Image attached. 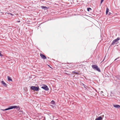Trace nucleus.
I'll return each mask as SVG.
<instances>
[{
    "label": "nucleus",
    "mask_w": 120,
    "mask_h": 120,
    "mask_svg": "<svg viewBox=\"0 0 120 120\" xmlns=\"http://www.w3.org/2000/svg\"><path fill=\"white\" fill-rule=\"evenodd\" d=\"M102 118L101 116H99L95 119V120H102Z\"/></svg>",
    "instance_id": "obj_10"
},
{
    "label": "nucleus",
    "mask_w": 120,
    "mask_h": 120,
    "mask_svg": "<svg viewBox=\"0 0 120 120\" xmlns=\"http://www.w3.org/2000/svg\"><path fill=\"white\" fill-rule=\"evenodd\" d=\"M1 83L5 87H6L7 86V85L6 83L3 81H1Z\"/></svg>",
    "instance_id": "obj_8"
},
{
    "label": "nucleus",
    "mask_w": 120,
    "mask_h": 120,
    "mask_svg": "<svg viewBox=\"0 0 120 120\" xmlns=\"http://www.w3.org/2000/svg\"><path fill=\"white\" fill-rule=\"evenodd\" d=\"M0 56L2 57L3 56V55H2L1 53V52L0 51Z\"/></svg>",
    "instance_id": "obj_16"
},
{
    "label": "nucleus",
    "mask_w": 120,
    "mask_h": 120,
    "mask_svg": "<svg viewBox=\"0 0 120 120\" xmlns=\"http://www.w3.org/2000/svg\"><path fill=\"white\" fill-rule=\"evenodd\" d=\"M120 40V38L118 37L116 39L112 41L111 45H114L116 43V42H118V40Z\"/></svg>",
    "instance_id": "obj_4"
},
{
    "label": "nucleus",
    "mask_w": 120,
    "mask_h": 120,
    "mask_svg": "<svg viewBox=\"0 0 120 120\" xmlns=\"http://www.w3.org/2000/svg\"><path fill=\"white\" fill-rule=\"evenodd\" d=\"M109 10L108 8H106V15H107L108 14V13L109 12Z\"/></svg>",
    "instance_id": "obj_13"
},
{
    "label": "nucleus",
    "mask_w": 120,
    "mask_h": 120,
    "mask_svg": "<svg viewBox=\"0 0 120 120\" xmlns=\"http://www.w3.org/2000/svg\"><path fill=\"white\" fill-rule=\"evenodd\" d=\"M41 88L46 91H48L49 90L48 86L45 84L43 85L42 86H41Z\"/></svg>",
    "instance_id": "obj_5"
},
{
    "label": "nucleus",
    "mask_w": 120,
    "mask_h": 120,
    "mask_svg": "<svg viewBox=\"0 0 120 120\" xmlns=\"http://www.w3.org/2000/svg\"><path fill=\"white\" fill-rule=\"evenodd\" d=\"M110 14H111V13H110V12H109V15H110Z\"/></svg>",
    "instance_id": "obj_25"
},
{
    "label": "nucleus",
    "mask_w": 120,
    "mask_h": 120,
    "mask_svg": "<svg viewBox=\"0 0 120 120\" xmlns=\"http://www.w3.org/2000/svg\"><path fill=\"white\" fill-rule=\"evenodd\" d=\"M16 108V109L19 110L20 109V108L19 106H17L16 105H14L9 107L8 108H6L5 109V110L6 111L12 109H13Z\"/></svg>",
    "instance_id": "obj_1"
},
{
    "label": "nucleus",
    "mask_w": 120,
    "mask_h": 120,
    "mask_svg": "<svg viewBox=\"0 0 120 120\" xmlns=\"http://www.w3.org/2000/svg\"><path fill=\"white\" fill-rule=\"evenodd\" d=\"M8 80L9 81H12V79L9 76H8Z\"/></svg>",
    "instance_id": "obj_12"
},
{
    "label": "nucleus",
    "mask_w": 120,
    "mask_h": 120,
    "mask_svg": "<svg viewBox=\"0 0 120 120\" xmlns=\"http://www.w3.org/2000/svg\"><path fill=\"white\" fill-rule=\"evenodd\" d=\"M8 14L10 15H12V16H13L14 15L13 14L11 13H9Z\"/></svg>",
    "instance_id": "obj_19"
},
{
    "label": "nucleus",
    "mask_w": 120,
    "mask_h": 120,
    "mask_svg": "<svg viewBox=\"0 0 120 120\" xmlns=\"http://www.w3.org/2000/svg\"><path fill=\"white\" fill-rule=\"evenodd\" d=\"M17 22H20V21L19 20V21H17Z\"/></svg>",
    "instance_id": "obj_24"
},
{
    "label": "nucleus",
    "mask_w": 120,
    "mask_h": 120,
    "mask_svg": "<svg viewBox=\"0 0 120 120\" xmlns=\"http://www.w3.org/2000/svg\"><path fill=\"white\" fill-rule=\"evenodd\" d=\"M103 92L102 91H101L100 92L101 94H102V93H103Z\"/></svg>",
    "instance_id": "obj_22"
},
{
    "label": "nucleus",
    "mask_w": 120,
    "mask_h": 120,
    "mask_svg": "<svg viewBox=\"0 0 120 120\" xmlns=\"http://www.w3.org/2000/svg\"><path fill=\"white\" fill-rule=\"evenodd\" d=\"M56 120H57V119H56Z\"/></svg>",
    "instance_id": "obj_27"
},
{
    "label": "nucleus",
    "mask_w": 120,
    "mask_h": 120,
    "mask_svg": "<svg viewBox=\"0 0 120 120\" xmlns=\"http://www.w3.org/2000/svg\"><path fill=\"white\" fill-rule=\"evenodd\" d=\"M30 89L33 90L38 91L39 90V88L38 86H32L31 87Z\"/></svg>",
    "instance_id": "obj_3"
},
{
    "label": "nucleus",
    "mask_w": 120,
    "mask_h": 120,
    "mask_svg": "<svg viewBox=\"0 0 120 120\" xmlns=\"http://www.w3.org/2000/svg\"><path fill=\"white\" fill-rule=\"evenodd\" d=\"M92 68L94 70H96L98 72H101V71L98 66L96 65H92Z\"/></svg>",
    "instance_id": "obj_2"
},
{
    "label": "nucleus",
    "mask_w": 120,
    "mask_h": 120,
    "mask_svg": "<svg viewBox=\"0 0 120 120\" xmlns=\"http://www.w3.org/2000/svg\"><path fill=\"white\" fill-rule=\"evenodd\" d=\"M51 104L54 105L55 104V102L53 100H52L51 102Z\"/></svg>",
    "instance_id": "obj_14"
},
{
    "label": "nucleus",
    "mask_w": 120,
    "mask_h": 120,
    "mask_svg": "<svg viewBox=\"0 0 120 120\" xmlns=\"http://www.w3.org/2000/svg\"><path fill=\"white\" fill-rule=\"evenodd\" d=\"M83 84V85L84 87L85 88H86V86L85 85V84Z\"/></svg>",
    "instance_id": "obj_21"
},
{
    "label": "nucleus",
    "mask_w": 120,
    "mask_h": 120,
    "mask_svg": "<svg viewBox=\"0 0 120 120\" xmlns=\"http://www.w3.org/2000/svg\"><path fill=\"white\" fill-rule=\"evenodd\" d=\"M90 10H91V9L90 8H87V10L88 11H89Z\"/></svg>",
    "instance_id": "obj_15"
},
{
    "label": "nucleus",
    "mask_w": 120,
    "mask_h": 120,
    "mask_svg": "<svg viewBox=\"0 0 120 120\" xmlns=\"http://www.w3.org/2000/svg\"><path fill=\"white\" fill-rule=\"evenodd\" d=\"M41 8L42 9H44L45 10H47L48 8L47 7L43 6H41Z\"/></svg>",
    "instance_id": "obj_9"
},
{
    "label": "nucleus",
    "mask_w": 120,
    "mask_h": 120,
    "mask_svg": "<svg viewBox=\"0 0 120 120\" xmlns=\"http://www.w3.org/2000/svg\"><path fill=\"white\" fill-rule=\"evenodd\" d=\"M104 0H101V4L103 2V1Z\"/></svg>",
    "instance_id": "obj_18"
},
{
    "label": "nucleus",
    "mask_w": 120,
    "mask_h": 120,
    "mask_svg": "<svg viewBox=\"0 0 120 120\" xmlns=\"http://www.w3.org/2000/svg\"><path fill=\"white\" fill-rule=\"evenodd\" d=\"M0 90H1V89L0 88Z\"/></svg>",
    "instance_id": "obj_26"
},
{
    "label": "nucleus",
    "mask_w": 120,
    "mask_h": 120,
    "mask_svg": "<svg viewBox=\"0 0 120 120\" xmlns=\"http://www.w3.org/2000/svg\"><path fill=\"white\" fill-rule=\"evenodd\" d=\"M105 56H105V57H104V59H103V60L102 61H101V62H103V61H104V60H105Z\"/></svg>",
    "instance_id": "obj_20"
},
{
    "label": "nucleus",
    "mask_w": 120,
    "mask_h": 120,
    "mask_svg": "<svg viewBox=\"0 0 120 120\" xmlns=\"http://www.w3.org/2000/svg\"><path fill=\"white\" fill-rule=\"evenodd\" d=\"M113 106L115 108L117 109H120V105H113Z\"/></svg>",
    "instance_id": "obj_7"
},
{
    "label": "nucleus",
    "mask_w": 120,
    "mask_h": 120,
    "mask_svg": "<svg viewBox=\"0 0 120 120\" xmlns=\"http://www.w3.org/2000/svg\"><path fill=\"white\" fill-rule=\"evenodd\" d=\"M40 56L42 59L44 60L46 59H47V58L45 56L42 54H40Z\"/></svg>",
    "instance_id": "obj_6"
},
{
    "label": "nucleus",
    "mask_w": 120,
    "mask_h": 120,
    "mask_svg": "<svg viewBox=\"0 0 120 120\" xmlns=\"http://www.w3.org/2000/svg\"><path fill=\"white\" fill-rule=\"evenodd\" d=\"M118 60L116 61H119V62H120V57H118L117 58L115 59L114 61L116 60Z\"/></svg>",
    "instance_id": "obj_11"
},
{
    "label": "nucleus",
    "mask_w": 120,
    "mask_h": 120,
    "mask_svg": "<svg viewBox=\"0 0 120 120\" xmlns=\"http://www.w3.org/2000/svg\"><path fill=\"white\" fill-rule=\"evenodd\" d=\"M1 110H2V111H5V109H1Z\"/></svg>",
    "instance_id": "obj_23"
},
{
    "label": "nucleus",
    "mask_w": 120,
    "mask_h": 120,
    "mask_svg": "<svg viewBox=\"0 0 120 120\" xmlns=\"http://www.w3.org/2000/svg\"><path fill=\"white\" fill-rule=\"evenodd\" d=\"M73 73H76L77 74H78V73L76 72H75V71H73Z\"/></svg>",
    "instance_id": "obj_17"
}]
</instances>
